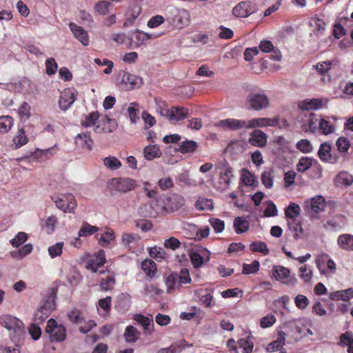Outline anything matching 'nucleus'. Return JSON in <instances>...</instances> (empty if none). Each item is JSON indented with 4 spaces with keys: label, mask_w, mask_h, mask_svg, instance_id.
I'll list each match as a JSON object with an SVG mask.
<instances>
[{
    "label": "nucleus",
    "mask_w": 353,
    "mask_h": 353,
    "mask_svg": "<svg viewBox=\"0 0 353 353\" xmlns=\"http://www.w3.org/2000/svg\"><path fill=\"white\" fill-rule=\"evenodd\" d=\"M301 212L300 206L295 203H290L287 209L285 210V216L294 220V218L298 216Z\"/></svg>",
    "instance_id": "47"
},
{
    "label": "nucleus",
    "mask_w": 353,
    "mask_h": 353,
    "mask_svg": "<svg viewBox=\"0 0 353 353\" xmlns=\"http://www.w3.org/2000/svg\"><path fill=\"white\" fill-rule=\"evenodd\" d=\"M321 116L314 113L309 114L305 121L302 124V129L305 132L315 134L318 132L319 123Z\"/></svg>",
    "instance_id": "14"
},
{
    "label": "nucleus",
    "mask_w": 353,
    "mask_h": 353,
    "mask_svg": "<svg viewBox=\"0 0 353 353\" xmlns=\"http://www.w3.org/2000/svg\"><path fill=\"white\" fill-rule=\"evenodd\" d=\"M99 230L97 226L91 225L88 223H84L83 227L79 230L78 234L79 236L86 237L90 236Z\"/></svg>",
    "instance_id": "49"
},
{
    "label": "nucleus",
    "mask_w": 353,
    "mask_h": 353,
    "mask_svg": "<svg viewBox=\"0 0 353 353\" xmlns=\"http://www.w3.org/2000/svg\"><path fill=\"white\" fill-rule=\"evenodd\" d=\"M332 62L330 61H320L315 65L316 70L323 75L327 73L331 69Z\"/></svg>",
    "instance_id": "63"
},
{
    "label": "nucleus",
    "mask_w": 353,
    "mask_h": 353,
    "mask_svg": "<svg viewBox=\"0 0 353 353\" xmlns=\"http://www.w3.org/2000/svg\"><path fill=\"white\" fill-rule=\"evenodd\" d=\"M101 278L99 281V285L102 290L108 291L113 289L115 284V275L113 272H101Z\"/></svg>",
    "instance_id": "17"
},
{
    "label": "nucleus",
    "mask_w": 353,
    "mask_h": 353,
    "mask_svg": "<svg viewBox=\"0 0 353 353\" xmlns=\"http://www.w3.org/2000/svg\"><path fill=\"white\" fill-rule=\"evenodd\" d=\"M339 345L347 346V352L353 353V334L350 332L342 334L339 339Z\"/></svg>",
    "instance_id": "36"
},
{
    "label": "nucleus",
    "mask_w": 353,
    "mask_h": 353,
    "mask_svg": "<svg viewBox=\"0 0 353 353\" xmlns=\"http://www.w3.org/2000/svg\"><path fill=\"white\" fill-rule=\"evenodd\" d=\"M217 125L225 130H230L232 131L248 129L247 121L233 118L220 120L217 123Z\"/></svg>",
    "instance_id": "11"
},
{
    "label": "nucleus",
    "mask_w": 353,
    "mask_h": 353,
    "mask_svg": "<svg viewBox=\"0 0 353 353\" xmlns=\"http://www.w3.org/2000/svg\"><path fill=\"white\" fill-rule=\"evenodd\" d=\"M75 92L73 88H65L61 92L59 99L61 110L65 111L70 108L77 99Z\"/></svg>",
    "instance_id": "10"
},
{
    "label": "nucleus",
    "mask_w": 353,
    "mask_h": 353,
    "mask_svg": "<svg viewBox=\"0 0 353 353\" xmlns=\"http://www.w3.org/2000/svg\"><path fill=\"white\" fill-rule=\"evenodd\" d=\"M111 6L110 2L102 0L95 3L94 10L100 15H106L110 13Z\"/></svg>",
    "instance_id": "41"
},
{
    "label": "nucleus",
    "mask_w": 353,
    "mask_h": 353,
    "mask_svg": "<svg viewBox=\"0 0 353 353\" xmlns=\"http://www.w3.org/2000/svg\"><path fill=\"white\" fill-rule=\"evenodd\" d=\"M327 102V99L323 98L306 99L299 101L298 107L303 111L318 110L324 108Z\"/></svg>",
    "instance_id": "8"
},
{
    "label": "nucleus",
    "mask_w": 353,
    "mask_h": 353,
    "mask_svg": "<svg viewBox=\"0 0 353 353\" xmlns=\"http://www.w3.org/2000/svg\"><path fill=\"white\" fill-rule=\"evenodd\" d=\"M256 6L252 1H241L232 10V14L238 17H247L256 11Z\"/></svg>",
    "instance_id": "9"
},
{
    "label": "nucleus",
    "mask_w": 353,
    "mask_h": 353,
    "mask_svg": "<svg viewBox=\"0 0 353 353\" xmlns=\"http://www.w3.org/2000/svg\"><path fill=\"white\" fill-rule=\"evenodd\" d=\"M271 277L287 285L294 286L297 283L294 275H291L290 270L283 265H274L271 271Z\"/></svg>",
    "instance_id": "4"
},
{
    "label": "nucleus",
    "mask_w": 353,
    "mask_h": 353,
    "mask_svg": "<svg viewBox=\"0 0 353 353\" xmlns=\"http://www.w3.org/2000/svg\"><path fill=\"white\" fill-rule=\"evenodd\" d=\"M250 250L254 252H260L263 255H268L270 252L267 245L263 241H254L250 244Z\"/></svg>",
    "instance_id": "43"
},
{
    "label": "nucleus",
    "mask_w": 353,
    "mask_h": 353,
    "mask_svg": "<svg viewBox=\"0 0 353 353\" xmlns=\"http://www.w3.org/2000/svg\"><path fill=\"white\" fill-rule=\"evenodd\" d=\"M75 143L82 149L90 150L93 141L89 133H81L75 137Z\"/></svg>",
    "instance_id": "26"
},
{
    "label": "nucleus",
    "mask_w": 353,
    "mask_h": 353,
    "mask_svg": "<svg viewBox=\"0 0 353 353\" xmlns=\"http://www.w3.org/2000/svg\"><path fill=\"white\" fill-rule=\"evenodd\" d=\"M0 324L9 331L13 332V336L11 337L14 341L19 340L25 333L23 323L15 316L3 315L0 317Z\"/></svg>",
    "instance_id": "2"
},
{
    "label": "nucleus",
    "mask_w": 353,
    "mask_h": 353,
    "mask_svg": "<svg viewBox=\"0 0 353 353\" xmlns=\"http://www.w3.org/2000/svg\"><path fill=\"white\" fill-rule=\"evenodd\" d=\"M144 157L147 160H152L155 158L160 157L161 151L160 148L157 145H150L146 146L143 150Z\"/></svg>",
    "instance_id": "34"
},
{
    "label": "nucleus",
    "mask_w": 353,
    "mask_h": 353,
    "mask_svg": "<svg viewBox=\"0 0 353 353\" xmlns=\"http://www.w3.org/2000/svg\"><path fill=\"white\" fill-rule=\"evenodd\" d=\"M209 223L216 233H221L225 229V223L220 219L210 218Z\"/></svg>",
    "instance_id": "58"
},
{
    "label": "nucleus",
    "mask_w": 353,
    "mask_h": 353,
    "mask_svg": "<svg viewBox=\"0 0 353 353\" xmlns=\"http://www.w3.org/2000/svg\"><path fill=\"white\" fill-rule=\"evenodd\" d=\"M296 148L303 153H309L312 150V145L308 139H303L296 144Z\"/></svg>",
    "instance_id": "59"
},
{
    "label": "nucleus",
    "mask_w": 353,
    "mask_h": 353,
    "mask_svg": "<svg viewBox=\"0 0 353 353\" xmlns=\"http://www.w3.org/2000/svg\"><path fill=\"white\" fill-rule=\"evenodd\" d=\"M31 108L26 101H23L18 110V113L21 121H26L31 117Z\"/></svg>",
    "instance_id": "46"
},
{
    "label": "nucleus",
    "mask_w": 353,
    "mask_h": 353,
    "mask_svg": "<svg viewBox=\"0 0 353 353\" xmlns=\"http://www.w3.org/2000/svg\"><path fill=\"white\" fill-rule=\"evenodd\" d=\"M28 237V234L26 232H20L14 239L10 240V244L14 248H19L27 241Z\"/></svg>",
    "instance_id": "57"
},
{
    "label": "nucleus",
    "mask_w": 353,
    "mask_h": 353,
    "mask_svg": "<svg viewBox=\"0 0 353 353\" xmlns=\"http://www.w3.org/2000/svg\"><path fill=\"white\" fill-rule=\"evenodd\" d=\"M233 227L236 234H243L248 231L249 222L242 216H237L234 219Z\"/></svg>",
    "instance_id": "28"
},
{
    "label": "nucleus",
    "mask_w": 353,
    "mask_h": 353,
    "mask_svg": "<svg viewBox=\"0 0 353 353\" xmlns=\"http://www.w3.org/2000/svg\"><path fill=\"white\" fill-rule=\"evenodd\" d=\"M299 276L305 283H310L312 279L313 272L307 265H303L299 269Z\"/></svg>",
    "instance_id": "44"
},
{
    "label": "nucleus",
    "mask_w": 353,
    "mask_h": 353,
    "mask_svg": "<svg viewBox=\"0 0 353 353\" xmlns=\"http://www.w3.org/2000/svg\"><path fill=\"white\" fill-rule=\"evenodd\" d=\"M289 228L294 232V236L295 239H298L303 236V230L299 223L296 222L295 220H292L291 222L288 223Z\"/></svg>",
    "instance_id": "60"
},
{
    "label": "nucleus",
    "mask_w": 353,
    "mask_h": 353,
    "mask_svg": "<svg viewBox=\"0 0 353 353\" xmlns=\"http://www.w3.org/2000/svg\"><path fill=\"white\" fill-rule=\"evenodd\" d=\"M140 335L141 333L135 327L132 325H128L125 330L123 337L125 338L126 342L134 343L139 339Z\"/></svg>",
    "instance_id": "32"
},
{
    "label": "nucleus",
    "mask_w": 353,
    "mask_h": 353,
    "mask_svg": "<svg viewBox=\"0 0 353 353\" xmlns=\"http://www.w3.org/2000/svg\"><path fill=\"white\" fill-rule=\"evenodd\" d=\"M329 298L332 301L342 300L347 301L350 299L353 298V288H348L344 290H338L330 292L329 294Z\"/></svg>",
    "instance_id": "23"
},
{
    "label": "nucleus",
    "mask_w": 353,
    "mask_h": 353,
    "mask_svg": "<svg viewBox=\"0 0 353 353\" xmlns=\"http://www.w3.org/2000/svg\"><path fill=\"white\" fill-rule=\"evenodd\" d=\"M294 303L299 310H303L309 305L310 301L305 295L298 294L294 298Z\"/></svg>",
    "instance_id": "61"
},
{
    "label": "nucleus",
    "mask_w": 353,
    "mask_h": 353,
    "mask_svg": "<svg viewBox=\"0 0 353 353\" xmlns=\"http://www.w3.org/2000/svg\"><path fill=\"white\" fill-rule=\"evenodd\" d=\"M259 48L263 52H272V54L270 55L271 59L276 61L281 59L282 55L281 51L278 48H275L270 41H261L259 44Z\"/></svg>",
    "instance_id": "16"
},
{
    "label": "nucleus",
    "mask_w": 353,
    "mask_h": 353,
    "mask_svg": "<svg viewBox=\"0 0 353 353\" xmlns=\"http://www.w3.org/2000/svg\"><path fill=\"white\" fill-rule=\"evenodd\" d=\"M337 245L339 248L345 251H353V235L343 234L337 238Z\"/></svg>",
    "instance_id": "21"
},
{
    "label": "nucleus",
    "mask_w": 353,
    "mask_h": 353,
    "mask_svg": "<svg viewBox=\"0 0 353 353\" xmlns=\"http://www.w3.org/2000/svg\"><path fill=\"white\" fill-rule=\"evenodd\" d=\"M262 183L266 188H271L273 185L272 172L264 171L261 176Z\"/></svg>",
    "instance_id": "62"
},
{
    "label": "nucleus",
    "mask_w": 353,
    "mask_h": 353,
    "mask_svg": "<svg viewBox=\"0 0 353 353\" xmlns=\"http://www.w3.org/2000/svg\"><path fill=\"white\" fill-rule=\"evenodd\" d=\"M277 123V119H271L268 118H254L247 121L248 129L257 127H265L274 125Z\"/></svg>",
    "instance_id": "19"
},
{
    "label": "nucleus",
    "mask_w": 353,
    "mask_h": 353,
    "mask_svg": "<svg viewBox=\"0 0 353 353\" xmlns=\"http://www.w3.org/2000/svg\"><path fill=\"white\" fill-rule=\"evenodd\" d=\"M331 145L327 142L321 144L318 155L321 161L334 164L338 162L339 157L331 153Z\"/></svg>",
    "instance_id": "12"
},
{
    "label": "nucleus",
    "mask_w": 353,
    "mask_h": 353,
    "mask_svg": "<svg viewBox=\"0 0 353 353\" xmlns=\"http://www.w3.org/2000/svg\"><path fill=\"white\" fill-rule=\"evenodd\" d=\"M123 81L125 84L130 85V89L138 88L143 83V81L141 77L132 74H126L124 75Z\"/></svg>",
    "instance_id": "40"
},
{
    "label": "nucleus",
    "mask_w": 353,
    "mask_h": 353,
    "mask_svg": "<svg viewBox=\"0 0 353 353\" xmlns=\"http://www.w3.org/2000/svg\"><path fill=\"white\" fill-rule=\"evenodd\" d=\"M57 208L64 212H73L77 207V201L72 194H61L56 198H52Z\"/></svg>",
    "instance_id": "6"
},
{
    "label": "nucleus",
    "mask_w": 353,
    "mask_h": 353,
    "mask_svg": "<svg viewBox=\"0 0 353 353\" xmlns=\"http://www.w3.org/2000/svg\"><path fill=\"white\" fill-rule=\"evenodd\" d=\"M239 345L243 349V353H252L253 350V343L250 341L249 338L241 339L238 341Z\"/></svg>",
    "instance_id": "64"
},
{
    "label": "nucleus",
    "mask_w": 353,
    "mask_h": 353,
    "mask_svg": "<svg viewBox=\"0 0 353 353\" xmlns=\"http://www.w3.org/2000/svg\"><path fill=\"white\" fill-rule=\"evenodd\" d=\"M104 165L112 170H116L121 167V162L115 157L109 156L103 160Z\"/></svg>",
    "instance_id": "48"
},
{
    "label": "nucleus",
    "mask_w": 353,
    "mask_h": 353,
    "mask_svg": "<svg viewBox=\"0 0 353 353\" xmlns=\"http://www.w3.org/2000/svg\"><path fill=\"white\" fill-rule=\"evenodd\" d=\"M54 147H52L46 150H37L34 152V157L38 159L39 161H44L48 159H50L53 154L57 152V149Z\"/></svg>",
    "instance_id": "42"
},
{
    "label": "nucleus",
    "mask_w": 353,
    "mask_h": 353,
    "mask_svg": "<svg viewBox=\"0 0 353 353\" xmlns=\"http://www.w3.org/2000/svg\"><path fill=\"white\" fill-rule=\"evenodd\" d=\"M335 182L340 185H350L353 183V176L346 171H341L336 175Z\"/></svg>",
    "instance_id": "37"
},
{
    "label": "nucleus",
    "mask_w": 353,
    "mask_h": 353,
    "mask_svg": "<svg viewBox=\"0 0 353 353\" xmlns=\"http://www.w3.org/2000/svg\"><path fill=\"white\" fill-rule=\"evenodd\" d=\"M249 143L256 147H264L267 143V135L261 130H254L249 138Z\"/></svg>",
    "instance_id": "18"
},
{
    "label": "nucleus",
    "mask_w": 353,
    "mask_h": 353,
    "mask_svg": "<svg viewBox=\"0 0 353 353\" xmlns=\"http://www.w3.org/2000/svg\"><path fill=\"white\" fill-rule=\"evenodd\" d=\"M106 262L105 252L100 250L98 252L93 254L89 259L86 268L92 270L93 272H97L99 268L101 267Z\"/></svg>",
    "instance_id": "13"
},
{
    "label": "nucleus",
    "mask_w": 353,
    "mask_h": 353,
    "mask_svg": "<svg viewBox=\"0 0 353 353\" xmlns=\"http://www.w3.org/2000/svg\"><path fill=\"white\" fill-rule=\"evenodd\" d=\"M336 145L341 153H347L350 148V142L347 138L341 137L336 140Z\"/></svg>",
    "instance_id": "54"
},
{
    "label": "nucleus",
    "mask_w": 353,
    "mask_h": 353,
    "mask_svg": "<svg viewBox=\"0 0 353 353\" xmlns=\"http://www.w3.org/2000/svg\"><path fill=\"white\" fill-rule=\"evenodd\" d=\"M199 147V143L193 140L183 141L179 145L176 151L182 154H189L194 152Z\"/></svg>",
    "instance_id": "25"
},
{
    "label": "nucleus",
    "mask_w": 353,
    "mask_h": 353,
    "mask_svg": "<svg viewBox=\"0 0 353 353\" xmlns=\"http://www.w3.org/2000/svg\"><path fill=\"white\" fill-rule=\"evenodd\" d=\"M233 176L232 170L230 167H225L222 169L219 175V188L225 189L228 188L230 184L231 177Z\"/></svg>",
    "instance_id": "24"
},
{
    "label": "nucleus",
    "mask_w": 353,
    "mask_h": 353,
    "mask_svg": "<svg viewBox=\"0 0 353 353\" xmlns=\"http://www.w3.org/2000/svg\"><path fill=\"white\" fill-rule=\"evenodd\" d=\"M12 142L16 149L25 145L28 142V137L23 128L18 130L17 134L13 137Z\"/></svg>",
    "instance_id": "33"
},
{
    "label": "nucleus",
    "mask_w": 353,
    "mask_h": 353,
    "mask_svg": "<svg viewBox=\"0 0 353 353\" xmlns=\"http://www.w3.org/2000/svg\"><path fill=\"white\" fill-rule=\"evenodd\" d=\"M335 131V126L334 123L327 119L321 117L319 123L318 132L321 134L327 135L334 133Z\"/></svg>",
    "instance_id": "27"
},
{
    "label": "nucleus",
    "mask_w": 353,
    "mask_h": 353,
    "mask_svg": "<svg viewBox=\"0 0 353 353\" xmlns=\"http://www.w3.org/2000/svg\"><path fill=\"white\" fill-rule=\"evenodd\" d=\"M185 204V199L181 195L174 194L168 200V206L172 212L176 211Z\"/></svg>",
    "instance_id": "39"
},
{
    "label": "nucleus",
    "mask_w": 353,
    "mask_h": 353,
    "mask_svg": "<svg viewBox=\"0 0 353 353\" xmlns=\"http://www.w3.org/2000/svg\"><path fill=\"white\" fill-rule=\"evenodd\" d=\"M306 207L310 208L311 211L314 213H319L324 210L325 199L321 196H316L306 202Z\"/></svg>",
    "instance_id": "22"
},
{
    "label": "nucleus",
    "mask_w": 353,
    "mask_h": 353,
    "mask_svg": "<svg viewBox=\"0 0 353 353\" xmlns=\"http://www.w3.org/2000/svg\"><path fill=\"white\" fill-rule=\"evenodd\" d=\"M99 118L98 112H92L85 117V119L81 121V125L84 127H91L95 125L97 121Z\"/></svg>",
    "instance_id": "53"
},
{
    "label": "nucleus",
    "mask_w": 353,
    "mask_h": 353,
    "mask_svg": "<svg viewBox=\"0 0 353 353\" xmlns=\"http://www.w3.org/2000/svg\"><path fill=\"white\" fill-rule=\"evenodd\" d=\"M111 189L116 191L126 193L134 190L137 182L135 180L129 178H114L109 183Z\"/></svg>",
    "instance_id": "7"
},
{
    "label": "nucleus",
    "mask_w": 353,
    "mask_h": 353,
    "mask_svg": "<svg viewBox=\"0 0 353 353\" xmlns=\"http://www.w3.org/2000/svg\"><path fill=\"white\" fill-rule=\"evenodd\" d=\"M56 295L54 292L50 293V294L43 301V304L39 308L44 310L46 314H50L56 307Z\"/></svg>",
    "instance_id": "30"
},
{
    "label": "nucleus",
    "mask_w": 353,
    "mask_h": 353,
    "mask_svg": "<svg viewBox=\"0 0 353 353\" xmlns=\"http://www.w3.org/2000/svg\"><path fill=\"white\" fill-rule=\"evenodd\" d=\"M103 127L101 128L99 125H97L94 128V131L97 133H109L112 132L117 127V122L113 119H110L106 117L103 121Z\"/></svg>",
    "instance_id": "29"
},
{
    "label": "nucleus",
    "mask_w": 353,
    "mask_h": 353,
    "mask_svg": "<svg viewBox=\"0 0 353 353\" xmlns=\"http://www.w3.org/2000/svg\"><path fill=\"white\" fill-rule=\"evenodd\" d=\"M157 112L170 121H179L185 119L189 115V110L183 107L168 108L164 101L160 102L157 106Z\"/></svg>",
    "instance_id": "1"
},
{
    "label": "nucleus",
    "mask_w": 353,
    "mask_h": 353,
    "mask_svg": "<svg viewBox=\"0 0 353 353\" xmlns=\"http://www.w3.org/2000/svg\"><path fill=\"white\" fill-rule=\"evenodd\" d=\"M134 319L143 326L145 334H150L153 332L154 323H152V319L139 314H134Z\"/></svg>",
    "instance_id": "20"
},
{
    "label": "nucleus",
    "mask_w": 353,
    "mask_h": 353,
    "mask_svg": "<svg viewBox=\"0 0 353 353\" xmlns=\"http://www.w3.org/2000/svg\"><path fill=\"white\" fill-rule=\"evenodd\" d=\"M46 332L50 334L52 341L62 342L65 340V327L62 325H58L54 319L48 321Z\"/></svg>",
    "instance_id": "5"
},
{
    "label": "nucleus",
    "mask_w": 353,
    "mask_h": 353,
    "mask_svg": "<svg viewBox=\"0 0 353 353\" xmlns=\"http://www.w3.org/2000/svg\"><path fill=\"white\" fill-rule=\"evenodd\" d=\"M312 164V159L309 157H302L296 165L298 172H303L308 170Z\"/></svg>",
    "instance_id": "56"
},
{
    "label": "nucleus",
    "mask_w": 353,
    "mask_h": 353,
    "mask_svg": "<svg viewBox=\"0 0 353 353\" xmlns=\"http://www.w3.org/2000/svg\"><path fill=\"white\" fill-rule=\"evenodd\" d=\"M327 258H329L328 254H323L318 256L315 259L316 268H318L319 272L323 275H327L328 274V272L325 268V264L326 263Z\"/></svg>",
    "instance_id": "51"
},
{
    "label": "nucleus",
    "mask_w": 353,
    "mask_h": 353,
    "mask_svg": "<svg viewBox=\"0 0 353 353\" xmlns=\"http://www.w3.org/2000/svg\"><path fill=\"white\" fill-rule=\"evenodd\" d=\"M64 243L63 242H57L55 244L50 245L48 248V254L51 258H55L57 256H59L61 255L63 252Z\"/></svg>",
    "instance_id": "52"
},
{
    "label": "nucleus",
    "mask_w": 353,
    "mask_h": 353,
    "mask_svg": "<svg viewBox=\"0 0 353 353\" xmlns=\"http://www.w3.org/2000/svg\"><path fill=\"white\" fill-rule=\"evenodd\" d=\"M98 236L99 234H97L96 236L98 239L99 243L103 247L108 245L114 239V233L112 230L101 234L99 237Z\"/></svg>",
    "instance_id": "50"
},
{
    "label": "nucleus",
    "mask_w": 353,
    "mask_h": 353,
    "mask_svg": "<svg viewBox=\"0 0 353 353\" xmlns=\"http://www.w3.org/2000/svg\"><path fill=\"white\" fill-rule=\"evenodd\" d=\"M141 268L150 278H153L157 271V264L152 259H145L141 263Z\"/></svg>",
    "instance_id": "31"
},
{
    "label": "nucleus",
    "mask_w": 353,
    "mask_h": 353,
    "mask_svg": "<svg viewBox=\"0 0 353 353\" xmlns=\"http://www.w3.org/2000/svg\"><path fill=\"white\" fill-rule=\"evenodd\" d=\"M69 28L74 37L78 39L84 46L89 45L90 40L88 34L86 30L73 22L69 23Z\"/></svg>",
    "instance_id": "15"
},
{
    "label": "nucleus",
    "mask_w": 353,
    "mask_h": 353,
    "mask_svg": "<svg viewBox=\"0 0 353 353\" xmlns=\"http://www.w3.org/2000/svg\"><path fill=\"white\" fill-rule=\"evenodd\" d=\"M195 208L198 210H211L213 209V201L212 199L199 197L195 203Z\"/></svg>",
    "instance_id": "45"
},
{
    "label": "nucleus",
    "mask_w": 353,
    "mask_h": 353,
    "mask_svg": "<svg viewBox=\"0 0 353 353\" xmlns=\"http://www.w3.org/2000/svg\"><path fill=\"white\" fill-rule=\"evenodd\" d=\"M260 267V263L258 261H253L250 264H243L242 273L243 274H250L256 273Z\"/></svg>",
    "instance_id": "55"
},
{
    "label": "nucleus",
    "mask_w": 353,
    "mask_h": 353,
    "mask_svg": "<svg viewBox=\"0 0 353 353\" xmlns=\"http://www.w3.org/2000/svg\"><path fill=\"white\" fill-rule=\"evenodd\" d=\"M245 104L249 110L261 111L269 108L270 99L263 92H250L248 94Z\"/></svg>",
    "instance_id": "3"
},
{
    "label": "nucleus",
    "mask_w": 353,
    "mask_h": 353,
    "mask_svg": "<svg viewBox=\"0 0 353 353\" xmlns=\"http://www.w3.org/2000/svg\"><path fill=\"white\" fill-rule=\"evenodd\" d=\"M14 125V119L10 116H0V134L9 132Z\"/></svg>",
    "instance_id": "38"
},
{
    "label": "nucleus",
    "mask_w": 353,
    "mask_h": 353,
    "mask_svg": "<svg viewBox=\"0 0 353 353\" xmlns=\"http://www.w3.org/2000/svg\"><path fill=\"white\" fill-rule=\"evenodd\" d=\"M58 223L57 218L54 215L48 216L41 224L43 230L48 234H51L55 230V226Z\"/></svg>",
    "instance_id": "35"
}]
</instances>
